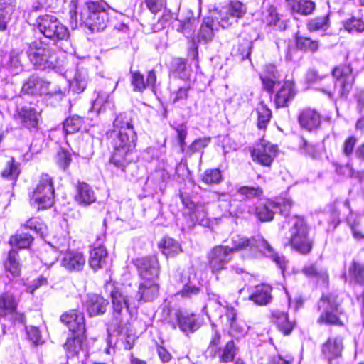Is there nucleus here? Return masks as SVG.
Masks as SVG:
<instances>
[{
  "mask_svg": "<svg viewBox=\"0 0 364 364\" xmlns=\"http://www.w3.org/2000/svg\"><path fill=\"white\" fill-rule=\"evenodd\" d=\"M108 136L113 149L109 161L116 168L124 171L132 161L131 155L136 145V134L134 129H127V132H110Z\"/></svg>",
  "mask_w": 364,
  "mask_h": 364,
  "instance_id": "nucleus-1",
  "label": "nucleus"
},
{
  "mask_svg": "<svg viewBox=\"0 0 364 364\" xmlns=\"http://www.w3.org/2000/svg\"><path fill=\"white\" fill-rule=\"evenodd\" d=\"M341 304V300L335 294L323 295L318 302V309L321 314L317 318V323L343 326V318L346 314Z\"/></svg>",
  "mask_w": 364,
  "mask_h": 364,
  "instance_id": "nucleus-2",
  "label": "nucleus"
},
{
  "mask_svg": "<svg viewBox=\"0 0 364 364\" xmlns=\"http://www.w3.org/2000/svg\"><path fill=\"white\" fill-rule=\"evenodd\" d=\"M78 22L85 24L92 32L103 31L109 22L105 5L97 1L87 3L80 14V19H77V14H75V26Z\"/></svg>",
  "mask_w": 364,
  "mask_h": 364,
  "instance_id": "nucleus-3",
  "label": "nucleus"
},
{
  "mask_svg": "<svg viewBox=\"0 0 364 364\" xmlns=\"http://www.w3.org/2000/svg\"><path fill=\"white\" fill-rule=\"evenodd\" d=\"M290 237L289 244L301 254H309L312 249L313 240L309 237V227L304 219L298 215L293 216L289 221Z\"/></svg>",
  "mask_w": 364,
  "mask_h": 364,
  "instance_id": "nucleus-4",
  "label": "nucleus"
},
{
  "mask_svg": "<svg viewBox=\"0 0 364 364\" xmlns=\"http://www.w3.org/2000/svg\"><path fill=\"white\" fill-rule=\"evenodd\" d=\"M236 248L242 251H248L249 256L255 257L257 253H262L266 257H270L281 269L285 267V262L283 257L275 253L272 246L263 237L257 236L250 239L245 237H237Z\"/></svg>",
  "mask_w": 364,
  "mask_h": 364,
  "instance_id": "nucleus-5",
  "label": "nucleus"
},
{
  "mask_svg": "<svg viewBox=\"0 0 364 364\" xmlns=\"http://www.w3.org/2000/svg\"><path fill=\"white\" fill-rule=\"evenodd\" d=\"M332 75L336 79L333 90L330 87H326L321 89V91L326 93L330 98H333L336 94L340 97H346L354 82L352 68L349 65L336 67L332 72Z\"/></svg>",
  "mask_w": 364,
  "mask_h": 364,
  "instance_id": "nucleus-6",
  "label": "nucleus"
},
{
  "mask_svg": "<svg viewBox=\"0 0 364 364\" xmlns=\"http://www.w3.org/2000/svg\"><path fill=\"white\" fill-rule=\"evenodd\" d=\"M55 190L51 177L42 174L31 196V203L38 210L50 208L54 203Z\"/></svg>",
  "mask_w": 364,
  "mask_h": 364,
  "instance_id": "nucleus-7",
  "label": "nucleus"
},
{
  "mask_svg": "<svg viewBox=\"0 0 364 364\" xmlns=\"http://www.w3.org/2000/svg\"><path fill=\"white\" fill-rule=\"evenodd\" d=\"M36 27L45 37L53 41L67 40L69 37L68 28L53 15L46 14L38 17Z\"/></svg>",
  "mask_w": 364,
  "mask_h": 364,
  "instance_id": "nucleus-8",
  "label": "nucleus"
},
{
  "mask_svg": "<svg viewBox=\"0 0 364 364\" xmlns=\"http://www.w3.org/2000/svg\"><path fill=\"white\" fill-rule=\"evenodd\" d=\"M21 92L31 95L56 97L59 99L63 97V92L59 85L36 75L31 76L24 82L21 88Z\"/></svg>",
  "mask_w": 364,
  "mask_h": 364,
  "instance_id": "nucleus-9",
  "label": "nucleus"
},
{
  "mask_svg": "<svg viewBox=\"0 0 364 364\" xmlns=\"http://www.w3.org/2000/svg\"><path fill=\"white\" fill-rule=\"evenodd\" d=\"M27 55L31 63L38 69L55 67L53 50L41 41H34L29 45Z\"/></svg>",
  "mask_w": 364,
  "mask_h": 364,
  "instance_id": "nucleus-10",
  "label": "nucleus"
},
{
  "mask_svg": "<svg viewBox=\"0 0 364 364\" xmlns=\"http://www.w3.org/2000/svg\"><path fill=\"white\" fill-rule=\"evenodd\" d=\"M232 247L215 246L208 253V264L213 273H217L224 269L225 266L232 260L234 252L242 251L236 248L237 238L232 239Z\"/></svg>",
  "mask_w": 364,
  "mask_h": 364,
  "instance_id": "nucleus-11",
  "label": "nucleus"
},
{
  "mask_svg": "<svg viewBox=\"0 0 364 364\" xmlns=\"http://www.w3.org/2000/svg\"><path fill=\"white\" fill-rule=\"evenodd\" d=\"M179 282L182 287L176 294L182 299L193 300L203 294L197 282L196 274L193 267H190L182 271L180 274Z\"/></svg>",
  "mask_w": 364,
  "mask_h": 364,
  "instance_id": "nucleus-12",
  "label": "nucleus"
},
{
  "mask_svg": "<svg viewBox=\"0 0 364 364\" xmlns=\"http://www.w3.org/2000/svg\"><path fill=\"white\" fill-rule=\"evenodd\" d=\"M168 323L173 328L179 329L186 333H193L200 327L196 314L184 309H173L170 311Z\"/></svg>",
  "mask_w": 364,
  "mask_h": 364,
  "instance_id": "nucleus-13",
  "label": "nucleus"
},
{
  "mask_svg": "<svg viewBox=\"0 0 364 364\" xmlns=\"http://www.w3.org/2000/svg\"><path fill=\"white\" fill-rule=\"evenodd\" d=\"M114 325L120 328L127 321L130 316L129 299L121 291L114 289L111 292Z\"/></svg>",
  "mask_w": 364,
  "mask_h": 364,
  "instance_id": "nucleus-14",
  "label": "nucleus"
},
{
  "mask_svg": "<svg viewBox=\"0 0 364 364\" xmlns=\"http://www.w3.org/2000/svg\"><path fill=\"white\" fill-rule=\"evenodd\" d=\"M86 340L85 333H72L71 336L67 338L64 348L68 358V364H70V362L73 364H76L77 361L79 363L80 353H82L83 358L87 355Z\"/></svg>",
  "mask_w": 364,
  "mask_h": 364,
  "instance_id": "nucleus-15",
  "label": "nucleus"
},
{
  "mask_svg": "<svg viewBox=\"0 0 364 364\" xmlns=\"http://www.w3.org/2000/svg\"><path fill=\"white\" fill-rule=\"evenodd\" d=\"M277 148L268 141L262 139L251 151L252 160L257 164L269 166L277 156Z\"/></svg>",
  "mask_w": 364,
  "mask_h": 364,
  "instance_id": "nucleus-16",
  "label": "nucleus"
},
{
  "mask_svg": "<svg viewBox=\"0 0 364 364\" xmlns=\"http://www.w3.org/2000/svg\"><path fill=\"white\" fill-rule=\"evenodd\" d=\"M218 304L224 309V314L220 316L222 323L229 328L228 333L233 337H240L246 333V326L237 318V312L233 307Z\"/></svg>",
  "mask_w": 364,
  "mask_h": 364,
  "instance_id": "nucleus-17",
  "label": "nucleus"
},
{
  "mask_svg": "<svg viewBox=\"0 0 364 364\" xmlns=\"http://www.w3.org/2000/svg\"><path fill=\"white\" fill-rule=\"evenodd\" d=\"M140 277L143 280H155L159 274V266L156 257H144L137 260Z\"/></svg>",
  "mask_w": 364,
  "mask_h": 364,
  "instance_id": "nucleus-18",
  "label": "nucleus"
},
{
  "mask_svg": "<svg viewBox=\"0 0 364 364\" xmlns=\"http://www.w3.org/2000/svg\"><path fill=\"white\" fill-rule=\"evenodd\" d=\"M60 321L65 324L72 333H85L84 314L77 310H70L60 316Z\"/></svg>",
  "mask_w": 364,
  "mask_h": 364,
  "instance_id": "nucleus-19",
  "label": "nucleus"
},
{
  "mask_svg": "<svg viewBox=\"0 0 364 364\" xmlns=\"http://www.w3.org/2000/svg\"><path fill=\"white\" fill-rule=\"evenodd\" d=\"M343 340L342 336L337 335L329 337L322 345V354L328 361L341 357L344 349Z\"/></svg>",
  "mask_w": 364,
  "mask_h": 364,
  "instance_id": "nucleus-20",
  "label": "nucleus"
},
{
  "mask_svg": "<svg viewBox=\"0 0 364 364\" xmlns=\"http://www.w3.org/2000/svg\"><path fill=\"white\" fill-rule=\"evenodd\" d=\"M296 95V90L294 82L285 81L275 95L274 103L277 107H287Z\"/></svg>",
  "mask_w": 364,
  "mask_h": 364,
  "instance_id": "nucleus-21",
  "label": "nucleus"
},
{
  "mask_svg": "<svg viewBox=\"0 0 364 364\" xmlns=\"http://www.w3.org/2000/svg\"><path fill=\"white\" fill-rule=\"evenodd\" d=\"M18 119L25 127L36 129L40 120V113L31 106H24L21 107L17 114Z\"/></svg>",
  "mask_w": 364,
  "mask_h": 364,
  "instance_id": "nucleus-22",
  "label": "nucleus"
},
{
  "mask_svg": "<svg viewBox=\"0 0 364 364\" xmlns=\"http://www.w3.org/2000/svg\"><path fill=\"white\" fill-rule=\"evenodd\" d=\"M238 352V348L236 346L233 340L228 341L224 346L220 347L215 353H213L209 358L212 359L218 358L220 363H228L232 362Z\"/></svg>",
  "mask_w": 364,
  "mask_h": 364,
  "instance_id": "nucleus-23",
  "label": "nucleus"
},
{
  "mask_svg": "<svg viewBox=\"0 0 364 364\" xmlns=\"http://www.w3.org/2000/svg\"><path fill=\"white\" fill-rule=\"evenodd\" d=\"M108 301L98 294H89L85 302V307L90 316L104 314L108 306Z\"/></svg>",
  "mask_w": 364,
  "mask_h": 364,
  "instance_id": "nucleus-24",
  "label": "nucleus"
},
{
  "mask_svg": "<svg viewBox=\"0 0 364 364\" xmlns=\"http://www.w3.org/2000/svg\"><path fill=\"white\" fill-rule=\"evenodd\" d=\"M159 287L155 280H144L140 283L137 292L139 301H151L159 295Z\"/></svg>",
  "mask_w": 364,
  "mask_h": 364,
  "instance_id": "nucleus-25",
  "label": "nucleus"
},
{
  "mask_svg": "<svg viewBox=\"0 0 364 364\" xmlns=\"http://www.w3.org/2000/svg\"><path fill=\"white\" fill-rule=\"evenodd\" d=\"M85 264L84 255L79 252L69 251L64 255L62 265L69 271H81Z\"/></svg>",
  "mask_w": 364,
  "mask_h": 364,
  "instance_id": "nucleus-26",
  "label": "nucleus"
},
{
  "mask_svg": "<svg viewBox=\"0 0 364 364\" xmlns=\"http://www.w3.org/2000/svg\"><path fill=\"white\" fill-rule=\"evenodd\" d=\"M245 13L243 4L240 1L232 2L227 9V15L222 16L220 24L223 28H227L237 21L236 18L242 17Z\"/></svg>",
  "mask_w": 364,
  "mask_h": 364,
  "instance_id": "nucleus-27",
  "label": "nucleus"
},
{
  "mask_svg": "<svg viewBox=\"0 0 364 364\" xmlns=\"http://www.w3.org/2000/svg\"><path fill=\"white\" fill-rule=\"evenodd\" d=\"M299 122L303 128L311 131L320 126L321 116L314 109H306L299 114Z\"/></svg>",
  "mask_w": 364,
  "mask_h": 364,
  "instance_id": "nucleus-28",
  "label": "nucleus"
},
{
  "mask_svg": "<svg viewBox=\"0 0 364 364\" xmlns=\"http://www.w3.org/2000/svg\"><path fill=\"white\" fill-rule=\"evenodd\" d=\"M271 291L272 288L269 285H258L251 290L249 298L257 305H266L272 300Z\"/></svg>",
  "mask_w": 364,
  "mask_h": 364,
  "instance_id": "nucleus-29",
  "label": "nucleus"
},
{
  "mask_svg": "<svg viewBox=\"0 0 364 364\" xmlns=\"http://www.w3.org/2000/svg\"><path fill=\"white\" fill-rule=\"evenodd\" d=\"M107 257V252L104 246L93 247L90 252L89 265L94 271H97L105 265Z\"/></svg>",
  "mask_w": 364,
  "mask_h": 364,
  "instance_id": "nucleus-30",
  "label": "nucleus"
},
{
  "mask_svg": "<svg viewBox=\"0 0 364 364\" xmlns=\"http://www.w3.org/2000/svg\"><path fill=\"white\" fill-rule=\"evenodd\" d=\"M75 200L83 205H89L96 200V196L92 188L86 183H80L77 186Z\"/></svg>",
  "mask_w": 364,
  "mask_h": 364,
  "instance_id": "nucleus-31",
  "label": "nucleus"
},
{
  "mask_svg": "<svg viewBox=\"0 0 364 364\" xmlns=\"http://www.w3.org/2000/svg\"><path fill=\"white\" fill-rule=\"evenodd\" d=\"M278 208L272 201L260 202L255 208V215L262 222L270 221L274 218V211Z\"/></svg>",
  "mask_w": 364,
  "mask_h": 364,
  "instance_id": "nucleus-32",
  "label": "nucleus"
},
{
  "mask_svg": "<svg viewBox=\"0 0 364 364\" xmlns=\"http://www.w3.org/2000/svg\"><path fill=\"white\" fill-rule=\"evenodd\" d=\"M272 318L278 329L284 335L289 334L293 330L295 323L289 319L288 315L284 311H274L272 313Z\"/></svg>",
  "mask_w": 364,
  "mask_h": 364,
  "instance_id": "nucleus-33",
  "label": "nucleus"
},
{
  "mask_svg": "<svg viewBox=\"0 0 364 364\" xmlns=\"http://www.w3.org/2000/svg\"><path fill=\"white\" fill-rule=\"evenodd\" d=\"M302 272L308 277L316 280L323 284H327L328 282V275L326 269L318 268L315 264L305 265Z\"/></svg>",
  "mask_w": 364,
  "mask_h": 364,
  "instance_id": "nucleus-34",
  "label": "nucleus"
},
{
  "mask_svg": "<svg viewBox=\"0 0 364 364\" xmlns=\"http://www.w3.org/2000/svg\"><path fill=\"white\" fill-rule=\"evenodd\" d=\"M15 0H0V31L7 28L11 16L14 11Z\"/></svg>",
  "mask_w": 364,
  "mask_h": 364,
  "instance_id": "nucleus-35",
  "label": "nucleus"
},
{
  "mask_svg": "<svg viewBox=\"0 0 364 364\" xmlns=\"http://www.w3.org/2000/svg\"><path fill=\"white\" fill-rule=\"evenodd\" d=\"M287 6L293 12L309 15L315 9V3L311 0H287Z\"/></svg>",
  "mask_w": 364,
  "mask_h": 364,
  "instance_id": "nucleus-36",
  "label": "nucleus"
},
{
  "mask_svg": "<svg viewBox=\"0 0 364 364\" xmlns=\"http://www.w3.org/2000/svg\"><path fill=\"white\" fill-rule=\"evenodd\" d=\"M87 71L84 68H77L70 82V89L76 93L82 92L87 84Z\"/></svg>",
  "mask_w": 364,
  "mask_h": 364,
  "instance_id": "nucleus-37",
  "label": "nucleus"
},
{
  "mask_svg": "<svg viewBox=\"0 0 364 364\" xmlns=\"http://www.w3.org/2000/svg\"><path fill=\"white\" fill-rule=\"evenodd\" d=\"M162 253L166 257H174L182 251L181 245L174 239L164 237L159 245Z\"/></svg>",
  "mask_w": 364,
  "mask_h": 364,
  "instance_id": "nucleus-38",
  "label": "nucleus"
},
{
  "mask_svg": "<svg viewBox=\"0 0 364 364\" xmlns=\"http://www.w3.org/2000/svg\"><path fill=\"white\" fill-rule=\"evenodd\" d=\"M17 300L9 293L0 295V314L7 315L15 312L17 307Z\"/></svg>",
  "mask_w": 364,
  "mask_h": 364,
  "instance_id": "nucleus-39",
  "label": "nucleus"
},
{
  "mask_svg": "<svg viewBox=\"0 0 364 364\" xmlns=\"http://www.w3.org/2000/svg\"><path fill=\"white\" fill-rule=\"evenodd\" d=\"M4 267L7 272L15 277L19 275L21 265L18 262V255L15 250H11L8 254L6 260L4 262Z\"/></svg>",
  "mask_w": 364,
  "mask_h": 364,
  "instance_id": "nucleus-40",
  "label": "nucleus"
},
{
  "mask_svg": "<svg viewBox=\"0 0 364 364\" xmlns=\"http://www.w3.org/2000/svg\"><path fill=\"white\" fill-rule=\"evenodd\" d=\"M296 46L301 50L315 53L319 48V43L318 41L312 40L297 33L296 36Z\"/></svg>",
  "mask_w": 364,
  "mask_h": 364,
  "instance_id": "nucleus-41",
  "label": "nucleus"
},
{
  "mask_svg": "<svg viewBox=\"0 0 364 364\" xmlns=\"http://www.w3.org/2000/svg\"><path fill=\"white\" fill-rule=\"evenodd\" d=\"M22 52L18 50H12L9 56V60L5 63L6 67L13 74H17L22 70L21 64Z\"/></svg>",
  "mask_w": 364,
  "mask_h": 364,
  "instance_id": "nucleus-42",
  "label": "nucleus"
},
{
  "mask_svg": "<svg viewBox=\"0 0 364 364\" xmlns=\"http://www.w3.org/2000/svg\"><path fill=\"white\" fill-rule=\"evenodd\" d=\"M117 86V82H115L107 90L98 92L97 98L92 102V110L100 112L102 109L104 105L108 102L109 93L113 92Z\"/></svg>",
  "mask_w": 364,
  "mask_h": 364,
  "instance_id": "nucleus-43",
  "label": "nucleus"
},
{
  "mask_svg": "<svg viewBox=\"0 0 364 364\" xmlns=\"http://www.w3.org/2000/svg\"><path fill=\"white\" fill-rule=\"evenodd\" d=\"M257 114V127L265 129L272 117L271 110L263 103H261L256 109Z\"/></svg>",
  "mask_w": 364,
  "mask_h": 364,
  "instance_id": "nucleus-44",
  "label": "nucleus"
},
{
  "mask_svg": "<svg viewBox=\"0 0 364 364\" xmlns=\"http://www.w3.org/2000/svg\"><path fill=\"white\" fill-rule=\"evenodd\" d=\"M83 124V119L74 115L67 118L63 123V129L66 134H73L78 132Z\"/></svg>",
  "mask_w": 364,
  "mask_h": 364,
  "instance_id": "nucleus-45",
  "label": "nucleus"
},
{
  "mask_svg": "<svg viewBox=\"0 0 364 364\" xmlns=\"http://www.w3.org/2000/svg\"><path fill=\"white\" fill-rule=\"evenodd\" d=\"M19 173V164L15 161L14 158H11L2 171L1 176L3 178L14 181L18 178Z\"/></svg>",
  "mask_w": 364,
  "mask_h": 364,
  "instance_id": "nucleus-46",
  "label": "nucleus"
},
{
  "mask_svg": "<svg viewBox=\"0 0 364 364\" xmlns=\"http://www.w3.org/2000/svg\"><path fill=\"white\" fill-rule=\"evenodd\" d=\"M127 129H134L133 125L127 114L121 113L114 121V129L112 132H127Z\"/></svg>",
  "mask_w": 364,
  "mask_h": 364,
  "instance_id": "nucleus-47",
  "label": "nucleus"
},
{
  "mask_svg": "<svg viewBox=\"0 0 364 364\" xmlns=\"http://www.w3.org/2000/svg\"><path fill=\"white\" fill-rule=\"evenodd\" d=\"M266 22L268 25L273 26L280 31L284 30L287 27V21L281 19L276 9L272 7L268 10Z\"/></svg>",
  "mask_w": 364,
  "mask_h": 364,
  "instance_id": "nucleus-48",
  "label": "nucleus"
},
{
  "mask_svg": "<svg viewBox=\"0 0 364 364\" xmlns=\"http://www.w3.org/2000/svg\"><path fill=\"white\" fill-rule=\"evenodd\" d=\"M221 343V335L220 332L216 329L215 325H212V335L210 338L208 346L206 349V354L208 357H210L213 353H215V351L222 346Z\"/></svg>",
  "mask_w": 364,
  "mask_h": 364,
  "instance_id": "nucleus-49",
  "label": "nucleus"
},
{
  "mask_svg": "<svg viewBox=\"0 0 364 364\" xmlns=\"http://www.w3.org/2000/svg\"><path fill=\"white\" fill-rule=\"evenodd\" d=\"M25 227L26 228L33 230L42 238L45 237L46 233L47 232V227L39 218H33L29 219L26 221Z\"/></svg>",
  "mask_w": 364,
  "mask_h": 364,
  "instance_id": "nucleus-50",
  "label": "nucleus"
},
{
  "mask_svg": "<svg viewBox=\"0 0 364 364\" xmlns=\"http://www.w3.org/2000/svg\"><path fill=\"white\" fill-rule=\"evenodd\" d=\"M329 26V18L328 15L316 17L308 21L307 28L310 31L318 30H326Z\"/></svg>",
  "mask_w": 364,
  "mask_h": 364,
  "instance_id": "nucleus-51",
  "label": "nucleus"
},
{
  "mask_svg": "<svg viewBox=\"0 0 364 364\" xmlns=\"http://www.w3.org/2000/svg\"><path fill=\"white\" fill-rule=\"evenodd\" d=\"M349 275L355 282L364 284V264L353 261L349 267Z\"/></svg>",
  "mask_w": 364,
  "mask_h": 364,
  "instance_id": "nucleus-52",
  "label": "nucleus"
},
{
  "mask_svg": "<svg viewBox=\"0 0 364 364\" xmlns=\"http://www.w3.org/2000/svg\"><path fill=\"white\" fill-rule=\"evenodd\" d=\"M32 241V236L22 233L11 236L9 242L11 245L18 248H27L30 246Z\"/></svg>",
  "mask_w": 364,
  "mask_h": 364,
  "instance_id": "nucleus-53",
  "label": "nucleus"
},
{
  "mask_svg": "<svg viewBox=\"0 0 364 364\" xmlns=\"http://www.w3.org/2000/svg\"><path fill=\"white\" fill-rule=\"evenodd\" d=\"M213 37V30L212 28V21L210 18L204 21L200 26V29L198 36V41H203L205 43L212 41Z\"/></svg>",
  "mask_w": 364,
  "mask_h": 364,
  "instance_id": "nucleus-54",
  "label": "nucleus"
},
{
  "mask_svg": "<svg viewBox=\"0 0 364 364\" xmlns=\"http://www.w3.org/2000/svg\"><path fill=\"white\" fill-rule=\"evenodd\" d=\"M267 70L270 75L261 76V80L264 88L268 92H272L275 84V80L277 78V73L275 67L272 65L269 66Z\"/></svg>",
  "mask_w": 364,
  "mask_h": 364,
  "instance_id": "nucleus-55",
  "label": "nucleus"
},
{
  "mask_svg": "<svg viewBox=\"0 0 364 364\" xmlns=\"http://www.w3.org/2000/svg\"><path fill=\"white\" fill-rule=\"evenodd\" d=\"M196 23L197 20L194 17L187 18L184 21L178 20L176 30L186 36L189 35L195 28Z\"/></svg>",
  "mask_w": 364,
  "mask_h": 364,
  "instance_id": "nucleus-56",
  "label": "nucleus"
},
{
  "mask_svg": "<svg viewBox=\"0 0 364 364\" xmlns=\"http://www.w3.org/2000/svg\"><path fill=\"white\" fill-rule=\"evenodd\" d=\"M202 181L206 184H218L222 181V175L219 169L206 170L202 176Z\"/></svg>",
  "mask_w": 364,
  "mask_h": 364,
  "instance_id": "nucleus-57",
  "label": "nucleus"
},
{
  "mask_svg": "<svg viewBox=\"0 0 364 364\" xmlns=\"http://www.w3.org/2000/svg\"><path fill=\"white\" fill-rule=\"evenodd\" d=\"M237 192L247 199L259 198L263 194V190L259 186H242L238 189Z\"/></svg>",
  "mask_w": 364,
  "mask_h": 364,
  "instance_id": "nucleus-58",
  "label": "nucleus"
},
{
  "mask_svg": "<svg viewBox=\"0 0 364 364\" xmlns=\"http://www.w3.org/2000/svg\"><path fill=\"white\" fill-rule=\"evenodd\" d=\"M344 28L348 32H363L364 31V20L362 18L352 17L345 23Z\"/></svg>",
  "mask_w": 364,
  "mask_h": 364,
  "instance_id": "nucleus-59",
  "label": "nucleus"
},
{
  "mask_svg": "<svg viewBox=\"0 0 364 364\" xmlns=\"http://www.w3.org/2000/svg\"><path fill=\"white\" fill-rule=\"evenodd\" d=\"M131 83L135 92H143L146 87L144 75L138 71H131Z\"/></svg>",
  "mask_w": 364,
  "mask_h": 364,
  "instance_id": "nucleus-60",
  "label": "nucleus"
},
{
  "mask_svg": "<svg viewBox=\"0 0 364 364\" xmlns=\"http://www.w3.org/2000/svg\"><path fill=\"white\" fill-rule=\"evenodd\" d=\"M210 137H203L194 140L188 147V154H193L195 152L200 151L206 147L210 144Z\"/></svg>",
  "mask_w": 364,
  "mask_h": 364,
  "instance_id": "nucleus-61",
  "label": "nucleus"
},
{
  "mask_svg": "<svg viewBox=\"0 0 364 364\" xmlns=\"http://www.w3.org/2000/svg\"><path fill=\"white\" fill-rule=\"evenodd\" d=\"M356 143L357 139L354 136H350L346 139L342 147L343 155L347 157L352 156Z\"/></svg>",
  "mask_w": 364,
  "mask_h": 364,
  "instance_id": "nucleus-62",
  "label": "nucleus"
},
{
  "mask_svg": "<svg viewBox=\"0 0 364 364\" xmlns=\"http://www.w3.org/2000/svg\"><path fill=\"white\" fill-rule=\"evenodd\" d=\"M145 4L152 14H157L166 5V0H145Z\"/></svg>",
  "mask_w": 364,
  "mask_h": 364,
  "instance_id": "nucleus-63",
  "label": "nucleus"
},
{
  "mask_svg": "<svg viewBox=\"0 0 364 364\" xmlns=\"http://www.w3.org/2000/svg\"><path fill=\"white\" fill-rule=\"evenodd\" d=\"M57 162L60 168L65 169L71 162L70 154L63 149L60 151L58 153Z\"/></svg>",
  "mask_w": 364,
  "mask_h": 364,
  "instance_id": "nucleus-64",
  "label": "nucleus"
}]
</instances>
